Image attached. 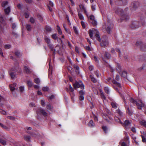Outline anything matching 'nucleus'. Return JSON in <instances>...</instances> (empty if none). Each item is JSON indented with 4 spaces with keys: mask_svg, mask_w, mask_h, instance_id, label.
I'll list each match as a JSON object with an SVG mask.
<instances>
[{
    "mask_svg": "<svg viewBox=\"0 0 146 146\" xmlns=\"http://www.w3.org/2000/svg\"><path fill=\"white\" fill-rule=\"evenodd\" d=\"M115 12L116 13L121 15L122 18L118 20L119 22H121L123 20H127L129 19V17L126 14L124 13L123 10L120 8H117L115 9Z\"/></svg>",
    "mask_w": 146,
    "mask_h": 146,
    "instance_id": "1",
    "label": "nucleus"
},
{
    "mask_svg": "<svg viewBox=\"0 0 146 146\" xmlns=\"http://www.w3.org/2000/svg\"><path fill=\"white\" fill-rule=\"evenodd\" d=\"M6 25V23L2 16L0 17V33L4 34L5 33L4 27Z\"/></svg>",
    "mask_w": 146,
    "mask_h": 146,
    "instance_id": "2",
    "label": "nucleus"
},
{
    "mask_svg": "<svg viewBox=\"0 0 146 146\" xmlns=\"http://www.w3.org/2000/svg\"><path fill=\"white\" fill-rule=\"evenodd\" d=\"M11 71H13L14 72H9V75L11 78L13 80L16 77V75L15 72L16 71H18V72H20L21 71V68H18L17 70V68H16L15 67H14L11 69Z\"/></svg>",
    "mask_w": 146,
    "mask_h": 146,
    "instance_id": "3",
    "label": "nucleus"
},
{
    "mask_svg": "<svg viewBox=\"0 0 146 146\" xmlns=\"http://www.w3.org/2000/svg\"><path fill=\"white\" fill-rule=\"evenodd\" d=\"M113 25L112 24H110L108 23L107 25H104L102 27L103 31H106L108 33L110 34V33L111 29L113 28Z\"/></svg>",
    "mask_w": 146,
    "mask_h": 146,
    "instance_id": "4",
    "label": "nucleus"
},
{
    "mask_svg": "<svg viewBox=\"0 0 146 146\" xmlns=\"http://www.w3.org/2000/svg\"><path fill=\"white\" fill-rule=\"evenodd\" d=\"M129 100L133 104L136 103L138 109H141L142 107L144 106V104L142 103L141 100H140L139 101L140 104L137 102L136 101L132 98L130 99Z\"/></svg>",
    "mask_w": 146,
    "mask_h": 146,
    "instance_id": "5",
    "label": "nucleus"
},
{
    "mask_svg": "<svg viewBox=\"0 0 146 146\" xmlns=\"http://www.w3.org/2000/svg\"><path fill=\"white\" fill-rule=\"evenodd\" d=\"M136 45L140 48L141 50L146 51V43H143L142 41H139L136 42Z\"/></svg>",
    "mask_w": 146,
    "mask_h": 146,
    "instance_id": "6",
    "label": "nucleus"
},
{
    "mask_svg": "<svg viewBox=\"0 0 146 146\" xmlns=\"http://www.w3.org/2000/svg\"><path fill=\"white\" fill-rule=\"evenodd\" d=\"M73 85L74 88L75 90L79 88H80L82 90L84 89V85L81 82L79 83L78 82H76L75 83L73 84Z\"/></svg>",
    "mask_w": 146,
    "mask_h": 146,
    "instance_id": "7",
    "label": "nucleus"
},
{
    "mask_svg": "<svg viewBox=\"0 0 146 146\" xmlns=\"http://www.w3.org/2000/svg\"><path fill=\"white\" fill-rule=\"evenodd\" d=\"M128 0H115V4L119 5H124L127 4Z\"/></svg>",
    "mask_w": 146,
    "mask_h": 146,
    "instance_id": "8",
    "label": "nucleus"
},
{
    "mask_svg": "<svg viewBox=\"0 0 146 146\" xmlns=\"http://www.w3.org/2000/svg\"><path fill=\"white\" fill-rule=\"evenodd\" d=\"M139 26V23L138 21H134L130 26V28L134 29L138 28Z\"/></svg>",
    "mask_w": 146,
    "mask_h": 146,
    "instance_id": "9",
    "label": "nucleus"
},
{
    "mask_svg": "<svg viewBox=\"0 0 146 146\" xmlns=\"http://www.w3.org/2000/svg\"><path fill=\"white\" fill-rule=\"evenodd\" d=\"M36 112L37 115L38 114H42L44 117L47 115V113L44 110L42 109H40L37 110Z\"/></svg>",
    "mask_w": 146,
    "mask_h": 146,
    "instance_id": "10",
    "label": "nucleus"
},
{
    "mask_svg": "<svg viewBox=\"0 0 146 146\" xmlns=\"http://www.w3.org/2000/svg\"><path fill=\"white\" fill-rule=\"evenodd\" d=\"M16 85L17 84L16 83H14L9 86L11 91L12 92V94H14L13 95L14 96H15V94L14 91L15 89Z\"/></svg>",
    "mask_w": 146,
    "mask_h": 146,
    "instance_id": "11",
    "label": "nucleus"
},
{
    "mask_svg": "<svg viewBox=\"0 0 146 146\" xmlns=\"http://www.w3.org/2000/svg\"><path fill=\"white\" fill-rule=\"evenodd\" d=\"M96 31L97 29H94V30H90L89 31V34L90 38H91L92 39H93V33H95V32H96Z\"/></svg>",
    "mask_w": 146,
    "mask_h": 146,
    "instance_id": "12",
    "label": "nucleus"
},
{
    "mask_svg": "<svg viewBox=\"0 0 146 146\" xmlns=\"http://www.w3.org/2000/svg\"><path fill=\"white\" fill-rule=\"evenodd\" d=\"M132 5L133 9L135 10L138 7L139 5V2L137 1L134 2Z\"/></svg>",
    "mask_w": 146,
    "mask_h": 146,
    "instance_id": "13",
    "label": "nucleus"
},
{
    "mask_svg": "<svg viewBox=\"0 0 146 146\" xmlns=\"http://www.w3.org/2000/svg\"><path fill=\"white\" fill-rule=\"evenodd\" d=\"M100 44L101 46L105 47L108 45V42L106 41L102 40Z\"/></svg>",
    "mask_w": 146,
    "mask_h": 146,
    "instance_id": "14",
    "label": "nucleus"
},
{
    "mask_svg": "<svg viewBox=\"0 0 146 146\" xmlns=\"http://www.w3.org/2000/svg\"><path fill=\"white\" fill-rule=\"evenodd\" d=\"M95 37L99 42H101V39L99 35V33L97 30L96 32Z\"/></svg>",
    "mask_w": 146,
    "mask_h": 146,
    "instance_id": "15",
    "label": "nucleus"
},
{
    "mask_svg": "<svg viewBox=\"0 0 146 146\" xmlns=\"http://www.w3.org/2000/svg\"><path fill=\"white\" fill-rule=\"evenodd\" d=\"M131 123L128 120H126L125 121L124 123H122V124L127 128L128 126L130 125Z\"/></svg>",
    "mask_w": 146,
    "mask_h": 146,
    "instance_id": "16",
    "label": "nucleus"
},
{
    "mask_svg": "<svg viewBox=\"0 0 146 146\" xmlns=\"http://www.w3.org/2000/svg\"><path fill=\"white\" fill-rule=\"evenodd\" d=\"M138 58L139 60L140 61H146V56L145 55H140L139 57Z\"/></svg>",
    "mask_w": 146,
    "mask_h": 146,
    "instance_id": "17",
    "label": "nucleus"
},
{
    "mask_svg": "<svg viewBox=\"0 0 146 146\" xmlns=\"http://www.w3.org/2000/svg\"><path fill=\"white\" fill-rule=\"evenodd\" d=\"M24 69L25 72L27 74H30L32 72L30 68L26 66H24Z\"/></svg>",
    "mask_w": 146,
    "mask_h": 146,
    "instance_id": "18",
    "label": "nucleus"
},
{
    "mask_svg": "<svg viewBox=\"0 0 146 146\" xmlns=\"http://www.w3.org/2000/svg\"><path fill=\"white\" fill-rule=\"evenodd\" d=\"M88 126L90 127H94L95 126V124L94 123L92 120H91L88 123Z\"/></svg>",
    "mask_w": 146,
    "mask_h": 146,
    "instance_id": "19",
    "label": "nucleus"
},
{
    "mask_svg": "<svg viewBox=\"0 0 146 146\" xmlns=\"http://www.w3.org/2000/svg\"><path fill=\"white\" fill-rule=\"evenodd\" d=\"M104 56L107 59H108L110 58L111 55L109 53L106 51L104 54Z\"/></svg>",
    "mask_w": 146,
    "mask_h": 146,
    "instance_id": "20",
    "label": "nucleus"
},
{
    "mask_svg": "<svg viewBox=\"0 0 146 146\" xmlns=\"http://www.w3.org/2000/svg\"><path fill=\"white\" fill-rule=\"evenodd\" d=\"M112 82L113 84H115L116 86L119 88H121V86L120 84L116 82L115 80H112Z\"/></svg>",
    "mask_w": 146,
    "mask_h": 146,
    "instance_id": "21",
    "label": "nucleus"
},
{
    "mask_svg": "<svg viewBox=\"0 0 146 146\" xmlns=\"http://www.w3.org/2000/svg\"><path fill=\"white\" fill-rule=\"evenodd\" d=\"M4 11L6 14L8 15L10 12V8L9 7L7 8L4 9Z\"/></svg>",
    "mask_w": 146,
    "mask_h": 146,
    "instance_id": "22",
    "label": "nucleus"
},
{
    "mask_svg": "<svg viewBox=\"0 0 146 146\" xmlns=\"http://www.w3.org/2000/svg\"><path fill=\"white\" fill-rule=\"evenodd\" d=\"M44 39L46 42L48 44H49L50 43V40L46 36H45L44 37Z\"/></svg>",
    "mask_w": 146,
    "mask_h": 146,
    "instance_id": "23",
    "label": "nucleus"
},
{
    "mask_svg": "<svg viewBox=\"0 0 146 146\" xmlns=\"http://www.w3.org/2000/svg\"><path fill=\"white\" fill-rule=\"evenodd\" d=\"M0 143L3 145H5L7 144L6 140L2 138L0 139Z\"/></svg>",
    "mask_w": 146,
    "mask_h": 146,
    "instance_id": "24",
    "label": "nucleus"
},
{
    "mask_svg": "<svg viewBox=\"0 0 146 146\" xmlns=\"http://www.w3.org/2000/svg\"><path fill=\"white\" fill-rule=\"evenodd\" d=\"M27 83L28 86L29 87H31L33 85V83L31 80L28 81L27 82Z\"/></svg>",
    "mask_w": 146,
    "mask_h": 146,
    "instance_id": "25",
    "label": "nucleus"
},
{
    "mask_svg": "<svg viewBox=\"0 0 146 146\" xmlns=\"http://www.w3.org/2000/svg\"><path fill=\"white\" fill-rule=\"evenodd\" d=\"M127 72L125 71H123L122 72L121 74V76L123 77L124 78H126L127 76Z\"/></svg>",
    "mask_w": 146,
    "mask_h": 146,
    "instance_id": "26",
    "label": "nucleus"
},
{
    "mask_svg": "<svg viewBox=\"0 0 146 146\" xmlns=\"http://www.w3.org/2000/svg\"><path fill=\"white\" fill-rule=\"evenodd\" d=\"M26 28L28 31H31L32 27L31 25L26 24Z\"/></svg>",
    "mask_w": 146,
    "mask_h": 146,
    "instance_id": "27",
    "label": "nucleus"
},
{
    "mask_svg": "<svg viewBox=\"0 0 146 146\" xmlns=\"http://www.w3.org/2000/svg\"><path fill=\"white\" fill-rule=\"evenodd\" d=\"M90 76L92 82L94 83L97 82V80L92 75H90Z\"/></svg>",
    "mask_w": 146,
    "mask_h": 146,
    "instance_id": "28",
    "label": "nucleus"
},
{
    "mask_svg": "<svg viewBox=\"0 0 146 146\" xmlns=\"http://www.w3.org/2000/svg\"><path fill=\"white\" fill-rule=\"evenodd\" d=\"M140 124L143 125L144 126L146 127V121L144 120H142L140 122Z\"/></svg>",
    "mask_w": 146,
    "mask_h": 146,
    "instance_id": "29",
    "label": "nucleus"
},
{
    "mask_svg": "<svg viewBox=\"0 0 146 146\" xmlns=\"http://www.w3.org/2000/svg\"><path fill=\"white\" fill-rule=\"evenodd\" d=\"M8 4V2L7 1H4L2 3L1 6L3 7H5V6L7 5Z\"/></svg>",
    "mask_w": 146,
    "mask_h": 146,
    "instance_id": "30",
    "label": "nucleus"
},
{
    "mask_svg": "<svg viewBox=\"0 0 146 146\" xmlns=\"http://www.w3.org/2000/svg\"><path fill=\"white\" fill-rule=\"evenodd\" d=\"M37 17L38 20H39L40 22H42L43 21V17L42 16L40 15H37Z\"/></svg>",
    "mask_w": 146,
    "mask_h": 146,
    "instance_id": "31",
    "label": "nucleus"
},
{
    "mask_svg": "<svg viewBox=\"0 0 146 146\" xmlns=\"http://www.w3.org/2000/svg\"><path fill=\"white\" fill-rule=\"evenodd\" d=\"M24 138L25 140L29 141L30 140L31 137L29 136L25 135L24 136Z\"/></svg>",
    "mask_w": 146,
    "mask_h": 146,
    "instance_id": "32",
    "label": "nucleus"
},
{
    "mask_svg": "<svg viewBox=\"0 0 146 146\" xmlns=\"http://www.w3.org/2000/svg\"><path fill=\"white\" fill-rule=\"evenodd\" d=\"M57 27L59 34V35H61L62 34V32L60 27L58 25H57Z\"/></svg>",
    "mask_w": 146,
    "mask_h": 146,
    "instance_id": "33",
    "label": "nucleus"
},
{
    "mask_svg": "<svg viewBox=\"0 0 146 146\" xmlns=\"http://www.w3.org/2000/svg\"><path fill=\"white\" fill-rule=\"evenodd\" d=\"M78 16H79V19L80 20H84V17L80 13H79V11H78Z\"/></svg>",
    "mask_w": 146,
    "mask_h": 146,
    "instance_id": "34",
    "label": "nucleus"
},
{
    "mask_svg": "<svg viewBox=\"0 0 146 146\" xmlns=\"http://www.w3.org/2000/svg\"><path fill=\"white\" fill-rule=\"evenodd\" d=\"M51 36L52 38L54 40H56L58 38V37L57 36V34L56 33L52 35Z\"/></svg>",
    "mask_w": 146,
    "mask_h": 146,
    "instance_id": "35",
    "label": "nucleus"
},
{
    "mask_svg": "<svg viewBox=\"0 0 146 146\" xmlns=\"http://www.w3.org/2000/svg\"><path fill=\"white\" fill-rule=\"evenodd\" d=\"M105 92L107 94H109V90L108 87H105L104 88Z\"/></svg>",
    "mask_w": 146,
    "mask_h": 146,
    "instance_id": "36",
    "label": "nucleus"
},
{
    "mask_svg": "<svg viewBox=\"0 0 146 146\" xmlns=\"http://www.w3.org/2000/svg\"><path fill=\"white\" fill-rule=\"evenodd\" d=\"M30 21L31 23L34 24L35 22V20L33 17H31L30 19Z\"/></svg>",
    "mask_w": 146,
    "mask_h": 146,
    "instance_id": "37",
    "label": "nucleus"
},
{
    "mask_svg": "<svg viewBox=\"0 0 146 146\" xmlns=\"http://www.w3.org/2000/svg\"><path fill=\"white\" fill-rule=\"evenodd\" d=\"M45 29L46 31L48 32H50L51 30L50 27L48 26H46Z\"/></svg>",
    "mask_w": 146,
    "mask_h": 146,
    "instance_id": "38",
    "label": "nucleus"
},
{
    "mask_svg": "<svg viewBox=\"0 0 146 146\" xmlns=\"http://www.w3.org/2000/svg\"><path fill=\"white\" fill-rule=\"evenodd\" d=\"M34 82L37 84H38L40 82V80L38 78H36L34 79Z\"/></svg>",
    "mask_w": 146,
    "mask_h": 146,
    "instance_id": "39",
    "label": "nucleus"
},
{
    "mask_svg": "<svg viewBox=\"0 0 146 146\" xmlns=\"http://www.w3.org/2000/svg\"><path fill=\"white\" fill-rule=\"evenodd\" d=\"M91 23L93 26H96L97 25V23L95 20H93L91 22Z\"/></svg>",
    "mask_w": 146,
    "mask_h": 146,
    "instance_id": "40",
    "label": "nucleus"
},
{
    "mask_svg": "<svg viewBox=\"0 0 146 146\" xmlns=\"http://www.w3.org/2000/svg\"><path fill=\"white\" fill-rule=\"evenodd\" d=\"M102 129H103L105 133H107L108 128L106 126H103L102 127Z\"/></svg>",
    "mask_w": 146,
    "mask_h": 146,
    "instance_id": "41",
    "label": "nucleus"
},
{
    "mask_svg": "<svg viewBox=\"0 0 146 146\" xmlns=\"http://www.w3.org/2000/svg\"><path fill=\"white\" fill-rule=\"evenodd\" d=\"M103 118L105 119L107 121L109 122V121L108 119V115L106 114H104L103 116Z\"/></svg>",
    "mask_w": 146,
    "mask_h": 146,
    "instance_id": "42",
    "label": "nucleus"
},
{
    "mask_svg": "<svg viewBox=\"0 0 146 146\" xmlns=\"http://www.w3.org/2000/svg\"><path fill=\"white\" fill-rule=\"evenodd\" d=\"M42 90L46 92L48 90L49 88L48 87H43L42 88Z\"/></svg>",
    "mask_w": 146,
    "mask_h": 146,
    "instance_id": "43",
    "label": "nucleus"
},
{
    "mask_svg": "<svg viewBox=\"0 0 146 146\" xmlns=\"http://www.w3.org/2000/svg\"><path fill=\"white\" fill-rule=\"evenodd\" d=\"M12 34L13 35V36L16 38L18 37V36L17 34L14 31H12Z\"/></svg>",
    "mask_w": 146,
    "mask_h": 146,
    "instance_id": "44",
    "label": "nucleus"
},
{
    "mask_svg": "<svg viewBox=\"0 0 146 146\" xmlns=\"http://www.w3.org/2000/svg\"><path fill=\"white\" fill-rule=\"evenodd\" d=\"M7 118L11 120H15V118L12 116H9L7 117Z\"/></svg>",
    "mask_w": 146,
    "mask_h": 146,
    "instance_id": "45",
    "label": "nucleus"
},
{
    "mask_svg": "<svg viewBox=\"0 0 146 146\" xmlns=\"http://www.w3.org/2000/svg\"><path fill=\"white\" fill-rule=\"evenodd\" d=\"M141 136L142 138V141L143 142H145L146 143V137L143 135H141Z\"/></svg>",
    "mask_w": 146,
    "mask_h": 146,
    "instance_id": "46",
    "label": "nucleus"
},
{
    "mask_svg": "<svg viewBox=\"0 0 146 146\" xmlns=\"http://www.w3.org/2000/svg\"><path fill=\"white\" fill-rule=\"evenodd\" d=\"M101 98L102 99H104V100H105L106 99V97L104 95V93L103 92H101Z\"/></svg>",
    "mask_w": 146,
    "mask_h": 146,
    "instance_id": "47",
    "label": "nucleus"
},
{
    "mask_svg": "<svg viewBox=\"0 0 146 146\" xmlns=\"http://www.w3.org/2000/svg\"><path fill=\"white\" fill-rule=\"evenodd\" d=\"M115 120L116 122H119L121 124H122V123L121 122L120 119L119 118H117V117H116L115 118Z\"/></svg>",
    "mask_w": 146,
    "mask_h": 146,
    "instance_id": "48",
    "label": "nucleus"
},
{
    "mask_svg": "<svg viewBox=\"0 0 146 146\" xmlns=\"http://www.w3.org/2000/svg\"><path fill=\"white\" fill-rule=\"evenodd\" d=\"M116 112L118 113L119 115L121 116L123 115L122 112L121 111L119 110H116Z\"/></svg>",
    "mask_w": 146,
    "mask_h": 146,
    "instance_id": "49",
    "label": "nucleus"
},
{
    "mask_svg": "<svg viewBox=\"0 0 146 146\" xmlns=\"http://www.w3.org/2000/svg\"><path fill=\"white\" fill-rule=\"evenodd\" d=\"M111 105L113 108H117V106L116 104L112 102L111 103Z\"/></svg>",
    "mask_w": 146,
    "mask_h": 146,
    "instance_id": "50",
    "label": "nucleus"
},
{
    "mask_svg": "<svg viewBox=\"0 0 146 146\" xmlns=\"http://www.w3.org/2000/svg\"><path fill=\"white\" fill-rule=\"evenodd\" d=\"M117 67V70H118V72L120 73V72L121 71V66L120 65L118 64ZM119 73L120 74V73Z\"/></svg>",
    "mask_w": 146,
    "mask_h": 146,
    "instance_id": "51",
    "label": "nucleus"
},
{
    "mask_svg": "<svg viewBox=\"0 0 146 146\" xmlns=\"http://www.w3.org/2000/svg\"><path fill=\"white\" fill-rule=\"evenodd\" d=\"M0 112L3 115H5L6 113V112L5 110L0 109Z\"/></svg>",
    "mask_w": 146,
    "mask_h": 146,
    "instance_id": "52",
    "label": "nucleus"
},
{
    "mask_svg": "<svg viewBox=\"0 0 146 146\" xmlns=\"http://www.w3.org/2000/svg\"><path fill=\"white\" fill-rule=\"evenodd\" d=\"M11 46L10 44H6L5 46V49H9L11 48Z\"/></svg>",
    "mask_w": 146,
    "mask_h": 146,
    "instance_id": "53",
    "label": "nucleus"
},
{
    "mask_svg": "<svg viewBox=\"0 0 146 146\" xmlns=\"http://www.w3.org/2000/svg\"><path fill=\"white\" fill-rule=\"evenodd\" d=\"M73 29H74V32L76 34H78V31L77 29V28H76V27L75 26H74L73 27Z\"/></svg>",
    "mask_w": 146,
    "mask_h": 146,
    "instance_id": "54",
    "label": "nucleus"
},
{
    "mask_svg": "<svg viewBox=\"0 0 146 146\" xmlns=\"http://www.w3.org/2000/svg\"><path fill=\"white\" fill-rule=\"evenodd\" d=\"M79 94L80 95H83V96L85 94V92L83 90H80L79 91Z\"/></svg>",
    "mask_w": 146,
    "mask_h": 146,
    "instance_id": "55",
    "label": "nucleus"
},
{
    "mask_svg": "<svg viewBox=\"0 0 146 146\" xmlns=\"http://www.w3.org/2000/svg\"><path fill=\"white\" fill-rule=\"evenodd\" d=\"M16 24L15 23H13L12 24V28L13 29H15L16 27Z\"/></svg>",
    "mask_w": 146,
    "mask_h": 146,
    "instance_id": "56",
    "label": "nucleus"
},
{
    "mask_svg": "<svg viewBox=\"0 0 146 146\" xmlns=\"http://www.w3.org/2000/svg\"><path fill=\"white\" fill-rule=\"evenodd\" d=\"M25 2L29 4L32 3L33 2V0H25Z\"/></svg>",
    "mask_w": 146,
    "mask_h": 146,
    "instance_id": "57",
    "label": "nucleus"
},
{
    "mask_svg": "<svg viewBox=\"0 0 146 146\" xmlns=\"http://www.w3.org/2000/svg\"><path fill=\"white\" fill-rule=\"evenodd\" d=\"M90 19L92 21L95 20L94 16L93 15H91L90 17Z\"/></svg>",
    "mask_w": 146,
    "mask_h": 146,
    "instance_id": "58",
    "label": "nucleus"
},
{
    "mask_svg": "<svg viewBox=\"0 0 146 146\" xmlns=\"http://www.w3.org/2000/svg\"><path fill=\"white\" fill-rule=\"evenodd\" d=\"M73 67L74 68L76 69L77 70H79V68L78 66L74 64L73 65Z\"/></svg>",
    "mask_w": 146,
    "mask_h": 146,
    "instance_id": "59",
    "label": "nucleus"
},
{
    "mask_svg": "<svg viewBox=\"0 0 146 146\" xmlns=\"http://www.w3.org/2000/svg\"><path fill=\"white\" fill-rule=\"evenodd\" d=\"M47 108L49 110H50L52 109V107H51V105L49 104L47 105Z\"/></svg>",
    "mask_w": 146,
    "mask_h": 146,
    "instance_id": "60",
    "label": "nucleus"
},
{
    "mask_svg": "<svg viewBox=\"0 0 146 146\" xmlns=\"http://www.w3.org/2000/svg\"><path fill=\"white\" fill-rule=\"evenodd\" d=\"M127 113L128 114L130 115H131L133 114V111L132 110H129L127 111Z\"/></svg>",
    "mask_w": 146,
    "mask_h": 146,
    "instance_id": "61",
    "label": "nucleus"
},
{
    "mask_svg": "<svg viewBox=\"0 0 146 146\" xmlns=\"http://www.w3.org/2000/svg\"><path fill=\"white\" fill-rule=\"evenodd\" d=\"M79 99L80 101L83 100H84V97L83 95H80L79 96Z\"/></svg>",
    "mask_w": 146,
    "mask_h": 146,
    "instance_id": "62",
    "label": "nucleus"
},
{
    "mask_svg": "<svg viewBox=\"0 0 146 146\" xmlns=\"http://www.w3.org/2000/svg\"><path fill=\"white\" fill-rule=\"evenodd\" d=\"M69 94L71 96L72 98L74 96H75V94L74 92H71V93H70Z\"/></svg>",
    "mask_w": 146,
    "mask_h": 146,
    "instance_id": "63",
    "label": "nucleus"
},
{
    "mask_svg": "<svg viewBox=\"0 0 146 146\" xmlns=\"http://www.w3.org/2000/svg\"><path fill=\"white\" fill-rule=\"evenodd\" d=\"M81 23L82 27L84 28H85V23L83 21H81Z\"/></svg>",
    "mask_w": 146,
    "mask_h": 146,
    "instance_id": "64",
    "label": "nucleus"
}]
</instances>
